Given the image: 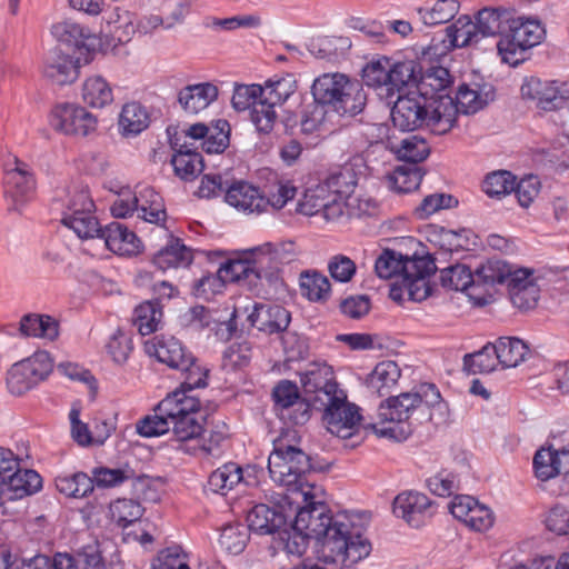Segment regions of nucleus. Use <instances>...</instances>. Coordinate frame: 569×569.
<instances>
[{"instance_id": "f257e3e1", "label": "nucleus", "mask_w": 569, "mask_h": 569, "mask_svg": "<svg viewBox=\"0 0 569 569\" xmlns=\"http://www.w3.org/2000/svg\"><path fill=\"white\" fill-rule=\"evenodd\" d=\"M302 495L306 505L298 510L292 529L308 532L317 540L321 560L350 567L370 555V541L346 516L333 517L325 502L313 500L309 490Z\"/></svg>"}, {"instance_id": "f03ea898", "label": "nucleus", "mask_w": 569, "mask_h": 569, "mask_svg": "<svg viewBox=\"0 0 569 569\" xmlns=\"http://www.w3.org/2000/svg\"><path fill=\"white\" fill-rule=\"evenodd\" d=\"M391 120L401 131L429 128L439 134L448 132L456 122V109L451 100L433 106L417 92L399 96L391 109Z\"/></svg>"}, {"instance_id": "7ed1b4c3", "label": "nucleus", "mask_w": 569, "mask_h": 569, "mask_svg": "<svg viewBox=\"0 0 569 569\" xmlns=\"http://www.w3.org/2000/svg\"><path fill=\"white\" fill-rule=\"evenodd\" d=\"M311 93L316 102L339 116L353 117L366 106L361 84L339 72L323 73L315 79Z\"/></svg>"}, {"instance_id": "20e7f679", "label": "nucleus", "mask_w": 569, "mask_h": 569, "mask_svg": "<svg viewBox=\"0 0 569 569\" xmlns=\"http://www.w3.org/2000/svg\"><path fill=\"white\" fill-rule=\"evenodd\" d=\"M146 349L158 361L181 372L183 380L178 389L194 390L207 386L208 370L198 363L197 358L176 337L157 335L146 342Z\"/></svg>"}, {"instance_id": "39448f33", "label": "nucleus", "mask_w": 569, "mask_h": 569, "mask_svg": "<svg viewBox=\"0 0 569 569\" xmlns=\"http://www.w3.org/2000/svg\"><path fill=\"white\" fill-rule=\"evenodd\" d=\"M413 392H403L397 397H389L386 403H381L378 410L380 421L389 422L388 427H379L378 423H369L365 428L370 429L380 438H390L396 441H405L412 433L411 423L408 420L421 412Z\"/></svg>"}, {"instance_id": "423d86ee", "label": "nucleus", "mask_w": 569, "mask_h": 569, "mask_svg": "<svg viewBox=\"0 0 569 569\" xmlns=\"http://www.w3.org/2000/svg\"><path fill=\"white\" fill-rule=\"evenodd\" d=\"M543 34L538 21L515 19L511 14L505 33L497 42L498 53L503 62L517 67L526 60V52L541 42Z\"/></svg>"}, {"instance_id": "0eeeda50", "label": "nucleus", "mask_w": 569, "mask_h": 569, "mask_svg": "<svg viewBox=\"0 0 569 569\" xmlns=\"http://www.w3.org/2000/svg\"><path fill=\"white\" fill-rule=\"evenodd\" d=\"M191 391L189 389H176L173 391L179 392V396L177 397V409L171 419L170 430L174 439L181 442L179 448L188 446L187 442L197 440L204 432L206 417L199 410V399L188 395Z\"/></svg>"}, {"instance_id": "6e6552de", "label": "nucleus", "mask_w": 569, "mask_h": 569, "mask_svg": "<svg viewBox=\"0 0 569 569\" xmlns=\"http://www.w3.org/2000/svg\"><path fill=\"white\" fill-rule=\"evenodd\" d=\"M321 406L325 407L322 420L331 435L349 439L358 432L361 421L359 407L347 400L343 390L328 398Z\"/></svg>"}, {"instance_id": "1a4fd4ad", "label": "nucleus", "mask_w": 569, "mask_h": 569, "mask_svg": "<svg viewBox=\"0 0 569 569\" xmlns=\"http://www.w3.org/2000/svg\"><path fill=\"white\" fill-rule=\"evenodd\" d=\"M52 369L49 353L38 351L10 368L7 376L8 389L12 395L21 396L47 379Z\"/></svg>"}, {"instance_id": "9d476101", "label": "nucleus", "mask_w": 569, "mask_h": 569, "mask_svg": "<svg viewBox=\"0 0 569 569\" xmlns=\"http://www.w3.org/2000/svg\"><path fill=\"white\" fill-rule=\"evenodd\" d=\"M97 118L74 103L57 104L50 116L51 127L61 133L86 137L97 129Z\"/></svg>"}, {"instance_id": "9b49d317", "label": "nucleus", "mask_w": 569, "mask_h": 569, "mask_svg": "<svg viewBox=\"0 0 569 569\" xmlns=\"http://www.w3.org/2000/svg\"><path fill=\"white\" fill-rule=\"evenodd\" d=\"M520 92L523 99L535 101L536 106L545 111L560 109L569 99V89L566 83L536 77L525 79Z\"/></svg>"}, {"instance_id": "f8f14e48", "label": "nucleus", "mask_w": 569, "mask_h": 569, "mask_svg": "<svg viewBox=\"0 0 569 569\" xmlns=\"http://www.w3.org/2000/svg\"><path fill=\"white\" fill-rule=\"evenodd\" d=\"M300 382L303 391L307 395L313 393L315 397L311 399L315 402H320V405L341 391V389L338 388L332 368L322 362L310 363L307 369L300 373Z\"/></svg>"}, {"instance_id": "ddd939ff", "label": "nucleus", "mask_w": 569, "mask_h": 569, "mask_svg": "<svg viewBox=\"0 0 569 569\" xmlns=\"http://www.w3.org/2000/svg\"><path fill=\"white\" fill-rule=\"evenodd\" d=\"M435 261L429 257H416V261L405 267V274L399 284L407 290L413 301H422L430 296L431 288L428 278L436 271Z\"/></svg>"}, {"instance_id": "4468645a", "label": "nucleus", "mask_w": 569, "mask_h": 569, "mask_svg": "<svg viewBox=\"0 0 569 569\" xmlns=\"http://www.w3.org/2000/svg\"><path fill=\"white\" fill-rule=\"evenodd\" d=\"M337 196L327 192V187L319 184L308 188L297 204V211L305 216L322 213L327 220H333L342 216L343 206L336 200Z\"/></svg>"}, {"instance_id": "2eb2a0df", "label": "nucleus", "mask_w": 569, "mask_h": 569, "mask_svg": "<svg viewBox=\"0 0 569 569\" xmlns=\"http://www.w3.org/2000/svg\"><path fill=\"white\" fill-rule=\"evenodd\" d=\"M290 321V312L278 305L254 303L251 311L247 315L248 330L257 328L259 331L268 335L284 331Z\"/></svg>"}, {"instance_id": "dca6fc26", "label": "nucleus", "mask_w": 569, "mask_h": 569, "mask_svg": "<svg viewBox=\"0 0 569 569\" xmlns=\"http://www.w3.org/2000/svg\"><path fill=\"white\" fill-rule=\"evenodd\" d=\"M224 201L246 214L267 211L268 201L259 188L246 181H236L226 188Z\"/></svg>"}, {"instance_id": "f3484780", "label": "nucleus", "mask_w": 569, "mask_h": 569, "mask_svg": "<svg viewBox=\"0 0 569 569\" xmlns=\"http://www.w3.org/2000/svg\"><path fill=\"white\" fill-rule=\"evenodd\" d=\"M186 136L194 140H203L202 149L208 154L221 153L230 142V124L224 119H219L210 126L199 122L191 124Z\"/></svg>"}, {"instance_id": "a211bd4d", "label": "nucleus", "mask_w": 569, "mask_h": 569, "mask_svg": "<svg viewBox=\"0 0 569 569\" xmlns=\"http://www.w3.org/2000/svg\"><path fill=\"white\" fill-rule=\"evenodd\" d=\"M431 500L420 492H402L393 500V513L409 526L419 528L427 517L431 516Z\"/></svg>"}, {"instance_id": "6ab92c4d", "label": "nucleus", "mask_w": 569, "mask_h": 569, "mask_svg": "<svg viewBox=\"0 0 569 569\" xmlns=\"http://www.w3.org/2000/svg\"><path fill=\"white\" fill-rule=\"evenodd\" d=\"M179 392H171L154 408V415L147 416L137 423V432L146 438L159 437L170 431L177 397Z\"/></svg>"}, {"instance_id": "aec40b11", "label": "nucleus", "mask_w": 569, "mask_h": 569, "mask_svg": "<svg viewBox=\"0 0 569 569\" xmlns=\"http://www.w3.org/2000/svg\"><path fill=\"white\" fill-rule=\"evenodd\" d=\"M530 269H517L513 278L508 282L510 300L522 311L533 309L540 297V289Z\"/></svg>"}, {"instance_id": "412c9836", "label": "nucleus", "mask_w": 569, "mask_h": 569, "mask_svg": "<svg viewBox=\"0 0 569 569\" xmlns=\"http://www.w3.org/2000/svg\"><path fill=\"white\" fill-rule=\"evenodd\" d=\"M451 82L448 69L438 66L431 67L418 76L417 93L432 102L433 106L448 103L451 98L443 92Z\"/></svg>"}, {"instance_id": "4be33fe9", "label": "nucleus", "mask_w": 569, "mask_h": 569, "mask_svg": "<svg viewBox=\"0 0 569 569\" xmlns=\"http://www.w3.org/2000/svg\"><path fill=\"white\" fill-rule=\"evenodd\" d=\"M80 61L56 48L48 54L43 68L44 77L54 84L64 86L79 77Z\"/></svg>"}, {"instance_id": "5701e85b", "label": "nucleus", "mask_w": 569, "mask_h": 569, "mask_svg": "<svg viewBox=\"0 0 569 569\" xmlns=\"http://www.w3.org/2000/svg\"><path fill=\"white\" fill-rule=\"evenodd\" d=\"M34 179L28 170V166L17 158L14 167L6 169L4 192L17 204L29 200L34 191Z\"/></svg>"}, {"instance_id": "b1692460", "label": "nucleus", "mask_w": 569, "mask_h": 569, "mask_svg": "<svg viewBox=\"0 0 569 569\" xmlns=\"http://www.w3.org/2000/svg\"><path fill=\"white\" fill-rule=\"evenodd\" d=\"M218 94L217 86L211 82L188 84L179 91L178 102L184 112L197 114L217 100Z\"/></svg>"}, {"instance_id": "393cba45", "label": "nucleus", "mask_w": 569, "mask_h": 569, "mask_svg": "<svg viewBox=\"0 0 569 569\" xmlns=\"http://www.w3.org/2000/svg\"><path fill=\"white\" fill-rule=\"evenodd\" d=\"M495 99V89L489 83L476 84L475 88L463 83L459 86L456 102L451 103L456 109V114L461 111L466 114L475 113L486 107Z\"/></svg>"}, {"instance_id": "a878e982", "label": "nucleus", "mask_w": 569, "mask_h": 569, "mask_svg": "<svg viewBox=\"0 0 569 569\" xmlns=\"http://www.w3.org/2000/svg\"><path fill=\"white\" fill-rule=\"evenodd\" d=\"M569 457V445L563 447L560 451L552 449V447H541L533 457V469L536 477L541 481L550 480L557 477L562 470H567V462L562 458Z\"/></svg>"}, {"instance_id": "bb28decb", "label": "nucleus", "mask_w": 569, "mask_h": 569, "mask_svg": "<svg viewBox=\"0 0 569 569\" xmlns=\"http://www.w3.org/2000/svg\"><path fill=\"white\" fill-rule=\"evenodd\" d=\"M104 240L107 248L118 254H132L138 252L140 240L126 226L120 222H111L98 236Z\"/></svg>"}, {"instance_id": "cd10ccee", "label": "nucleus", "mask_w": 569, "mask_h": 569, "mask_svg": "<svg viewBox=\"0 0 569 569\" xmlns=\"http://www.w3.org/2000/svg\"><path fill=\"white\" fill-rule=\"evenodd\" d=\"M246 253L251 258L256 280L264 279L270 284H276L279 281L281 266L273 257L271 242L246 250Z\"/></svg>"}, {"instance_id": "c85d7f7f", "label": "nucleus", "mask_w": 569, "mask_h": 569, "mask_svg": "<svg viewBox=\"0 0 569 569\" xmlns=\"http://www.w3.org/2000/svg\"><path fill=\"white\" fill-rule=\"evenodd\" d=\"M176 147L177 142L173 147L176 153L171 159L176 176L186 181L194 180L204 169L202 156L187 142Z\"/></svg>"}, {"instance_id": "c756f323", "label": "nucleus", "mask_w": 569, "mask_h": 569, "mask_svg": "<svg viewBox=\"0 0 569 569\" xmlns=\"http://www.w3.org/2000/svg\"><path fill=\"white\" fill-rule=\"evenodd\" d=\"M445 31L446 34L441 42L447 50L473 46L480 41L475 22L467 14L460 16Z\"/></svg>"}, {"instance_id": "7c9ffc66", "label": "nucleus", "mask_w": 569, "mask_h": 569, "mask_svg": "<svg viewBox=\"0 0 569 569\" xmlns=\"http://www.w3.org/2000/svg\"><path fill=\"white\" fill-rule=\"evenodd\" d=\"M511 13L510 10L502 7H486L479 10L476 14V21L473 22L480 40L496 36H500L501 38L502 33L506 31L508 21H510Z\"/></svg>"}, {"instance_id": "2f4dec72", "label": "nucleus", "mask_w": 569, "mask_h": 569, "mask_svg": "<svg viewBox=\"0 0 569 569\" xmlns=\"http://www.w3.org/2000/svg\"><path fill=\"white\" fill-rule=\"evenodd\" d=\"M413 393L418 398L420 411L429 410V421L439 425L447 420L448 405L442 400L438 388L433 383H421Z\"/></svg>"}, {"instance_id": "473e14b6", "label": "nucleus", "mask_w": 569, "mask_h": 569, "mask_svg": "<svg viewBox=\"0 0 569 569\" xmlns=\"http://www.w3.org/2000/svg\"><path fill=\"white\" fill-rule=\"evenodd\" d=\"M248 528L259 535H272L286 525L284 516L260 503L254 506L247 515Z\"/></svg>"}, {"instance_id": "72a5a7b5", "label": "nucleus", "mask_w": 569, "mask_h": 569, "mask_svg": "<svg viewBox=\"0 0 569 569\" xmlns=\"http://www.w3.org/2000/svg\"><path fill=\"white\" fill-rule=\"evenodd\" d=\"M517 269L502 260L490 259L473 272L475 287L490 288L507 283L513 278Z\"/></svg>"}, {"instance_id": "f704fd0d", "label": "nucleus", "mask_w": 569, "mask_h": 569, "mask_svg": "<svg viewBox=\"0 0 569 569\" xmlns=\"http://www.w3.org/2000/svg\"><path fill=\"white\" fill-rule=\"evenodd\" d=\"M193 256L190 248L186 247L180 239L171 237L166 247L153 256V263L160 270L170 268L188 267Z\"/></svg>"}, {"instance_id": "c9c22d12", "label": "nucleus", "mask_w": 569, "mask_h": 569, "mask_svg": "<svg viewBox=\"0 0 569 569\" xmlns=\"http://www.w3.org/2000/svg\"><path fill=\"white\" fill-rule=\"evenodd\" d=\"M321 183L327 187V192L337 196V202L343 206V200L349 199L353 193L358 178L353 167L347 164L331 172Z\"/></svg>"}, {"instance_id": "e433bc0d", "label": "nucleus", "mask_w": 569, "mask_h": 569, "mask_svg": "<svg viewBox=\"0 0 569 569\" xmlns=\"http://www.w3.org/2000/svg\"><path fill=\"white\" fill-rule=\"evenodd\" d=\"M42 487L40 475L32 469L17 468L6 480L7 495L13 498L30 496L39 491Z\"/></svg>"}, {"instance_id": "4c0bfd02", "label": "nucleus", "mask_w": 569, "mask_h": 569, "mask_svg": "<svg viewBox=\"0 0 569 569\" xmlns=\"http://www.w3.org/2000/svg\"><path fill=\"white\" fill-rule=\"evenodd\" d=\"M20 332L26 337L53 341L59 336V323L51 316L29 313L20 320Z\"/></svg>"}, {"instance_id": "58836bf2", "label": "nucleus", "mask_w": 569, "mask_h": 569, "mask_svg": "<svg viewBox=\"0 0 569 569\" xmlns=\"http://www.w3.org/2000/svg\"><path fill=\"white\" fill-rule=\"evenodd\" d=\"M420 71L421 67L415 60L390 62L387 97L393 96L396 91H400L405 87H417Z\"/></svg>"}, {"instance_id": "ea45409f", "label": "nucleus", "mask_w": 569, "mask_h": 569, "mask_svg": "<svg viewBox=\"0 0 569 569\" xmlns=\"http://www.w3.org/2000/svg\"><path fill=\"white\" fill-rule=\"evenodd\" d=\"M138 217L150 223L164 222L167 218L164 203L161 196L150 187L142 188L138 194Z\"/></svg>"}, {"instance_id": "a19ab883", "label": "nucleus", "mask_w": 569, "mask_h": 569, "mask_svg": "<svg viewBox=\"0 0 569 569\" xmlns=\"http://www.w3.org/2000/svg\"><path fill=\"white\" fill-rule=\"evenodd\" d=\"M149 113L139 102H129L122 107L119 128L124 137L139 134L149 127Z\"/></svg>"}, {"instance_id": "79ce46f5", "label": "nucleus", "mask_w": 569, "mask_h": 569, "mask_svg": "<svg viewBox=\"0 0 569 569\" xmlns=\"http://www.w3.org/2000/svg\"><path fill=\"white\" fill-rule=\"evenodd\" d=\"M300 291L312 302H325L331 293L329 279L317 270H306L299 277Z\"/></svg>"}, {"instance_id": "37998d69", "label": "nucleus", "mask_w": 569, "mask_h": 569, "mask_svg": "<svg viewBox=\"0 0 569 569\" xmlns=\"http://www.w3.org/2000/svg\"><path fill=\"white\" fill-rule=\"evenodd\" d=\"M400 376L401 371L395 361H381L368 376L367 386L379 396H385L398 382Z\"/></svg>"}, {"instance_id": "c03bdc74", "label": "nucleus", "mask_w": 569, "mask_h": 569, "mask_svg": "<svg viewBox=\"0 0 569 569\" xmlns=\"http://www.w3.org/2000/svg\"><path fill=\"white\" fill-rule=\"evenodd\" d=\"M242 479V468L234 462H228L211 472L207 482V490L224 496Z\"/></svg>"}, {"instance_id": "a18cd8bd", "label": "nucleus", "mask_w": 569, "mask_h": 569, "mask_svg": "<svg viewBox=\"0 0 569 569\" xmlns=\"http://www.w3.org/2000/svg\"><path fill=\"white\" fill-rule=\"evenodd\" d=\"M412 261H416V257H405L400 252L387 248L376 259L375 271L381 279L397 278L399 282L405 274L406 264Z\"/></svg>"}, {"instance_id": "49530a36", "label": "nucleus", "mask_w": 569, "mask_h": 569, "mask_svg": "<svg viewBox=\"0 0 569 569\" xmlns=\"http://www.w3.org/2000/svg\"><path fill=\"white\" fill-rule=\"evenodd\" d=\"M493 346L499 363L505 368L518 366L525 360L529 350L528 346L522 340L515 337H501Z\"/></svg>"}, {"instance_id": "de8ad7c7", "label": "nucleus", "mask_w": 569, "mask_h": 569, "mask_svg": "<svg viewBox=\"0 0 569 569\" xmlns=\"http://www.w3.org/2000/svg\"><path fill=\"white\" fill-rule=\"evenodd\" d=\"M57 490L71 498H84L93 492V483L86 472L58 476L54 480Z\"/></svg>"}, {"instance_id": "09e8293b", "label": "nucleus", "mask_w": 569, "mask_h": 569, "mask_svg": "<svg viewBox=\"0 0 569 569\" xmlns=\"http://www.w3.org/2000/svg\"><path fill=\"white\" fill-rule=\"evenodd\" d=\"M261 99H266L276 106H281L292 96L297 89V82L292 74L274 77L261 86Z\"/></svg>"}, {"instance_id": "8fccbe9b", "label": "nucleus", "mask_w": 569, "mask_h": 569, "mask_svg": "<svg viewBox=\"0 0 569 569\" xmlns=\"http://www.w3.org/2000/svg\"><path fill=\"white\" fill-rule=\"evenodd\" d=\"M82 99L93 108H103L113 100L109 83L101 76L89 77L82 87Z\"/></svg>"}, {"instance_id": "3c124183", "label": "nucleus", "mask_w": 569, "mask_h": 569, "mask_svg": "<svg viewBox=\"0 0 569 569\" xmlns=\"http://www.w3.org/2000/svg\"><path fill=\"white\" fill-rule=\"evenodd\" d=\"M162 311L158 302L146 301L133 311V325L142 336L156 332L160 326Z\"/></svg>"}, {"instance_id": "603ef678", "label": "nucleus", "mask_w": 569, "mask_h": 569, "mask_svg": "<svg viewBox=\"0 0 569 569\" xmlns=\"http://www.w3.org/2000/svg\"><path fill=\"white\" fill-rule=\"evenodd\" d=\"M253 273L251 258L246 251L242 258L228 260L218 270V277L222 282L247 280L253 283Z\"/></svg>"}, {"instance_id": "864d4df0", "label": "nucleus", "mask_w": 569, "mask_h": 569, "mask_svg": "<svg viewBox=\"0 0 569 569\" xmlns=\"http://www.w3.org/2000/svg\"><path fill=\"white\" fill-rule=\"evenodd\" d=\"M274 446L286 455V462L291 471L295 472V476H297V483L299 489L302 490V478L311 469L309 456L301 449L286 443L283 438L274 441Z\"/></svg>"}, {"instance_id": "5fc2aeb1", "label": "nucleus", "mask_w": 569, "mask_h": 569, "mask_svg": "<svg viewBox=\"0 0 569 569\" xmlns=\"http://www.w3.org/2000/svg\"><path fill=\"white\" fill-rule=\"evenodd\" d=\"M499 360L496 356L493 343H487L481 350L467 353L463 357V369L469 373L491 372L496 369Z\"/></svg>"}, {"instance_id": "6e6d98bb", "label": "nucleus", "mask_w": 569, "mask_h": 569, "mask_svg": "<svg viewBox=\"0 0 569 569\" xmlns=\"http://www.w3.org/2000/svg\"><path fill=\"white\" fill-rule=\"evenodd\" d=\"M422 180V173L418 166L405 163L398 166L389 176V182L397 192H411L416 190Z\"/></svg>"}, {"instance_id": "4d7b16f0", "label": "nucleus", "mask_w": 569, "mask_h": 569, "mask_svg": "<svg viewBox=\"0 0 569 569\" xmlns=\"http://www.w3.org/2000/svg\"><path fill=\"white\" fill-rule=\"evenodd\" d=\"M52 32L59 41L77 48L84 47L86 41L93 38L90 29L70 20L56 23Z\"/></svg>"}, {"instance_id": "13d9d810", "label": "nucleus", "mask_w": 569, "mask_h": 569, "mask_svg": "<svg viewBox=\"0 0 569 569\" xmlns=\"http://www.w3.org/2000/svg\"><path fill=\"white\" fill-rule=\"evenodd\" d=\"M286 455L282 453L281 449L273 448V451L268 458V470L271 479L280 486L288 488L293 487L299 489L297 483V476L291 471L286 462Z\"/></svg>"}, {"instance_id": "bf43d9fd", "label": "nucleus", "mask_w": 569, "mask_h": 569, "mask_svg": "<svg viewBox=\"0 0 569 569\" xmlns=\"http://www.w3.org/2000/svg\"><path fill=\"white\" fill-rule=\"evenodd\" d=\"M440 282L442 287L465 291L469 287H475L473 272L465 264H455L441 270Z\"/></svg>"}, {"instance_id": "052dcab7", "label": "nucleus", "mask_w": 569, "mask_h": 569, "mask_svg": "<svg viewBox=\"0 0 569 569\" xmlns=\"http://www.w3.org/2000/svg\"><path fill=\"white\" fill-rule=\"evenodd\" d=\"M134 470L126 466L122 468L98 467L92 470L91 481L93 488H111L134 478Z\"/></svg>"}, {"instance_id": "680f3d73", "label": "nucleus", "mask_w": 569, "mask_h": 569, "mask_svg": "<svg viewBox=\"0 0 569 569\" xmlns=\"http://www.w3.org/2000/svg\"><path fill=\"white\" fill-rule=\"evenodd\" d=\"M61 222L72 229L81 239L98 237L101 231V227L93 211H88L83 214L63 216Z\"/></svg>"}, {"instance_id": "e2e57ef3", "label": "nucleus", "mask_w": 569, "mask_h": 569, "mask_svg": "<svg viewBox=\"0 0 569 569\" xmlns=\"http://www.w3.org/2000/svg\"><path fill=\"white\" fill-rule=\"evenodd\" d=\"M390 59L381 57L372 60L362 69V80L368 87L388 91Z\"/></svg>"}, {"instance_id": "0e129e2a", "label": "nucleus", "mask_w": 569, "mask_h": 569, "mask_svg": "<svg viewBox=\"0 0 569 569\" xmlns=\"http://www.w3.org/2000/svg\"><path fill=\"white\" fill-rule=\"evenodd\" d=\"M396 153L406 163L417 166L428 157L429 147L425 139L411 136L400 142L396 148Z\"/></svg>"}, {"instance_id": "69168bd1", "label": "nucleus", "mask_w": 569, "mask_h": 569, "mask_svg": "<svg viewBox=\"0 0 569 569\" xmlns=\"http://www.w3.org/2000/svg\"><path fill=\"white\" fill-rule=\"evenodd\" d=\"M112 519L124 530L143 515L141 505L132 499H118L110 506Z\"/></svg>"}, {"instance_id": "338daca9", "label": "nucleus", "mask_w": 569, "mask_h": 569, "mask_svg": "<svg viewBox=\"0 0 569 569\" xmlns=\"http://www.w3.org/2000/svg\"><path fill=\"white\" fill-rule=\"evenodd\" d=\"M252 355V347L249 341L231 343L222 355V368L227 371H234L249 365Z\"/></svg>"}, {"instance_id": "774afa93", "label": "nucleus", "mask_w": 569, "mask_h": 569, "mask_svg": "<svg viewBox=\"0 0 569 569\" xmlns=\"http://www.w3.org/2000/svg\"><path fill=\"white\" fill-rule=\"evenodd\" d=\"M276 107L266 99H260L253 104L250 119L259 132L269 133L272 131L278 119Z\"/></svg>"}]
</instances>
